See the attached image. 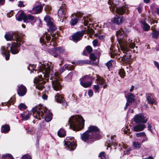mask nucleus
<instances>
[{
    "instance_id": "1",
    "label": "nucleus",
    "mask_w": 159,
    "mask_h": 159,
    "mask_svg": "<svg viewBox=\"0 0 159 159\" xmlns=\"http://www.w3.org/2000/svg\"><path fill=\"white\" fill-rule=\"evenodd\" d=\"M38 71L41 74L38 77L35 78L34 80L36 84V88L39 90H42L44 87L43 84L46 83V81L43 80L44 79L48 81V78L51 75L50 80H52V85L54 89L55 90H59L61 89L60 80L59 77L56 74H54L52 70V67L50 64H41L39 66Z\"/></svg>"
},
{
    "instance_id": "2",
    "label": "nucleus",
    "mask_w": 159,
    "mask_h": 159,
    "mask_svg": "<svg viewBox=\"0 0 159 159\" xmlns=\"http://www.w3.org/2000/svg\"><path fill=\"white\" fill-rule=\"evenodd\" d=\"M116 35L118 39V42L120 47L124 53H126L123 56V59L126 61H128L131 58V55L129 54L131 51L129 49V47L131 49H134L135 47V43H129V39L128 42L125 38L126 32L122 29H120L116 32Z\"/></svg>"
},
{
    "instance_id": "3",
    "label": "nucleus",
    "mask_w": 159,
    "mask_h": 159,
    "mask_svg": "<svg viewBox=\"0 0 159 159\" xmlns=\"http://www.w3.org/2000/svg\"><path fill=\"white\" fill-rule=\"evenodd\" d=\"M100 137L99 129L97 127L92 125L90 126L88 130L81 136L82 140L88 143H92Z\"/></svg>"
},
{
    "instance_id": "4",
    "label": "nucleus",
    "mask_w": 159,
    "mask_h": 159,
    "mask_svg": "<svg viewBox=\"0 0 159 159\" xmlns=\"http://www.w3.org/2000/svg\"><path fill=\"white\" fill-rule=\"evenodd\" d=\"M84 120L79 115L71 116L69 118L70 127L74 130L78 131L83 129L84 126Z\"/></svg>"
},
{
    "instance_id": "5",
    "label": "nucleus",
    "mask_w": 159,
    "mask_h": 159,
    "mask_svg": "<svg viewBox=\"0 0 159 159\" xmlns=\"http://www.w3.org/2000/svg\"><path fill=\"white\" fill-rule=\"evenodd\" d=\"M31 110L33 113L36 112L39 117L41 116L43 117L44 116L45 120L46 122H49L52 120L51 115H47L46 113L47 109L42 105H39L33 107Z\"/></svg>"
},
{
    "instance_id": "6",
    "label": "nucleus",
    "mask_w": 159,
    "mask_h": 159,
    "mask_svg": "<svg viewBox=\"0 0 159 159\" xmlns=\"http://www.w3.org/2000/svg\"><path fill=\"white\" fill-rule=\"evenodd\" d=\"M108 3L109 5L111 4L109 8L111 11L114 12L115 11L117 14L119 15H122L125 13H127L129 11L128 5H125L121 7L117 8L112 0H109Z\"/></svg>"
},
{
    "instance_id": "7",
    "label": "nucleus",
    "mask_w": 159,
    "mask_h": 159,
    "mask_svg": "<svg viewBox=\"0 0 159 159\" xmlns=\"http://www.w3.org/2000/svg\"><path fill=\"white\" fill-rule=\"evenodd\" d=\"M67 53V52H66L65 49L61 47L52 48L51 52V55L54 57L58 58L61 60H62L63 58L61 55L64 54L65 55H66Z\"/></svg>"
},
{
    "instance_id": "8",
    "label": "nucleus",
    "mask_w": 159,
    "mask_h": 159,
    "mask_svg": "<svg viewBox=\"0 0 159 159\" xmlns=\"http://www.w3.org/2000/svg\"><path fill=\"white\" fill-rule=\"evenodd\" d=\"M93 80L92 77L88 75H86L80 79V84L84 88L89 87L92 84V81Z\"/></svg>"
},
{
    "instance_id": "9",
    "label": "nucleus",
    "mask_w": 159,
    "mask_h": 159,
    "mask_svg": "<svg viewBox=\"0 0 159 159\" xmlns=\"http://www.w3.org/2000/svg\"><path fill=\"white\" fill-rule=\"evenodd\" d=\"M13 35L15 36V38L16 42L23 43V38L20 36L19 34L16 32H13L6 34L5 35V38L7 40L10 41L13 39Z\"/></svg>"
},
{
    "instance_id": "10",
    "label": "nucleus",
    "mask_w": 159,
    "mask_h": 159,
    "mask_svg": "<svg viewBox=\"0 0 159 159\" xmlns=\"http://www.w3.org/2000/svg\"><path fill=\"white\" fill-rule=\"evenodd\" d=\"M134 121L136 123H142L145 124L147 123L148 118L143 113H139L135 116L134 118Z\"/></svg>"
},
{
    "instance_id": "11",
    "label": "nucleus",
    "mask_w": 159,
    "mask_h": 159,
    "mask_svg": "<svg viewBox=\"0 0 159 159\" xmlns=\"http://www.w3.org/2000/svg\"><path fill=\"white\" fill-rule=\"evenodd\" d=\"M34 17L30 15H26L24 12H22L19 16L17 20L19 21H21L22 20H24V22H27L28 20H34Z\"/></svg>"
},
{
    "instance_id": "12",
    "label": "nucleus",
    "mask_w": 159,
    "mask_h": 159,
    "mask_svg": "<svg viewBox=\"0 0 159 159\" xmlns=\"http://www.w3.org/2000/svg\"><path fill=\"white\" fill-rule=\"evenodd\" d=\"M84 34L83 31H78L74 34L70 38V40L77 43L81 39Z\"/></svg>"
},
{
    "instance_id": "13",
    "label": "nucleus",
    "mask_w": 159,
    "mask_h": 159,
    "mask_svg": "<svg viewBox=\"0 0 159 159\" xmlns=\"http://www.w3.org/2000/svg\"><path fill=\"white\" fill-rule=\"evenodd\" d=\"M21 45V44L14 42L12 43L11 47L10 50L11 52L13 54H15L18 53L19 50L18 48Z\"/></svg>"
},
{
    "instance_id": "14",
    "label": "nucleus",
    "mask_w": 159,
    "mask_h": 159,
    "mask_svg": "<svg viewBox=\"0 0 159 159\" xmlns=\"http://www.w3.org/2000/svg\"><path fill=\"white\" fill-rule=\"evenodd\" d=\"M64 145L66 148L69 151L74 150L76 147V145L73 142L65 141Z\"/></svg>"
},
{
    "instance_id": "15",
    "label": "nucleus",
    "mask_w": 159,
    "mask_h": 159,
    "mask_svg": "<svg viewBox=\"0 0 159 159\" xmlns=\"http://www.w3.org/2000/svg\"><path fill=\"white\" fill-rule=\"evenodd\" d=\"M146 99L148 102L150 104H153L156 101L154 95L152 93H147Z\"/></svg>"
},
{
    "instance_id": "16",
    "label": "nucleus",
    "mask_w": 159,
    "mask_h": 159,
    "mask_svg": "<svg viewBox=\"0 0 159 159\" xmlns=\"http://www.w3.org/2000/svg\"><path fill=\"white\" fill-rule=\"evenodd\" d=\"M26 92V87L23 85H21L19 87L17 90V93L20 96H23Z\"/></svg>"
},
{
    "instance_id": "17",
    "label": "nucleus",
    "mask_w": 159,
    "mask_h": 159,
    "mask_svg": "<svg viewBox=\"0 0 159 159\" xmlns=\"http://www.w3.org/2000/svg\"><path fill=\"white\" fill-rule=\"evenodd\" d=\"M1 53L3 55H4L5 57V59L6 60H8L9 59L10 57V52L9 51L6 49L4 47L2 46L1 48Z\"/></svg>"
},
{
    "instance_id": "18",
    "label": "nucleus",
    "mask_w": 159,
    "mask_h": 159,
    "mask_svg": "<svg viewBox=\"0 0 159 159\" xmlns=\"http://www.w3.org/2000/svg\"><path fill=\"white\" fill-rule=\"evenodd\" d=\"M74 69V66L73 65H66L62 67L59 69V71L60 74L62 73L64 70L66 69L68 70H72Z\"/></svg>"
},
{
    "instance_id": "19",
    "label": "nucleus",
    "mask_w": 159,
    "mask_h": 159,
    "mask_svg": "<svg viewBox=\"0 0 159 159\" xmlns=\"http://www.w3.org/2000/svg\"><path fill=\"white\" fill-rule=\"evenodd\" d=\"M145 127L144 124H138L133 127V130L135 132L142 131L144 129Z\"/></svg>"
},
{
    "instance_id": "20",
    "label": "nucleus",
    "mask_w": 159,
    "mask_h": 159,
    "mask_svg": "<svg viewBox=\"0 0 159 159\" xmlns=\"http://www.w3.org/2000/svg\"><path fill=\"white\" fill-rule=\"evenodd\" d=\"M135 96L132 93H128V98H127V102L129 103H132L134 102L135 99L134 98Z\"/></svg>"
},
{
    "instance_id": "21",
    "label": "nucleus",
    "mask_w": 159,
    "mask_h": 159,
    "mask_svg": "<svg viewBox=\"0 0 159 159\" xmlns=\"http://www.w3.org/2000/svg\"><path fill=\"white\" fill-rule=\"evenodd\" d=\"M63 97H62V96L58 95V96L57 95H56L55 97V99L56 100V101L59 103H63V105L65 107H66L67 105V103L65 102H63Z\"/></svg>"
},
{
    "instance_id": "22",
    "label": "nucleus",
    "mask_w": 159,
    "mask_h": 159,
    "mask_svg": "<svg viewBox=\"0 0 159 159\" xmlns=\"http://www.w3.org/2000/svg\"><path fill=\"white\" fill-rule=\"evenodd\" d=\"M123 20L122 16H116V17L114 18L113 21L114 23L117 25H119L122 23Z\"/></svg>"
},
{
    "instance_id": "23",
    "label": "nucleus",
    "mask_w": 159,
    "mask_h": 159,
    "mask_svg": "<svg viewBox=\"0 0 159 159\" xmlns=\"http://www.w3.org/2000/svg\"><path fill=\"white\" fill-rule=\"evenodd\" d=\"M47 25L49 27L48 29V31H52L56 30L57 29L56 26L51 21H49L47 22Z\"/></svg>"
},
{
    "instance_id": "24",
    "label": "nucleus",
    "mask_w": 159,
    "mask_h": 159,
    "mask_svg": "<svg viewBox=\"0 0 159 159\" xmlns=\"http://www.w3.org/2000/svg\"><path fill=\"white\" fill-rule=\"evenodd\" d=\"M141 27L143 30L145 31H148L150 30V26L145 21H142Z\"/></svg>"
},
{
    "instance_id": "25",
    "label": "nucleus",
    "mask_w": 159,
    "mask_h": 159,
    "mask_svg": "<svg viewBox=\"0 0 159 159\" xmlns=\"http://www.w3.org/2000/svg\"><path fill=\"white\" fill-rule=\"evenodd\" d=\"M43 8V7L42 5L37 6L33 8V11L35 14H38L42 11Z\"/></svg>"
},
{
    "instance_id": "26",
    "label": "nucleus",
    "mask_w": 159,
    "mask_h": 159,
    "mask_svg": "<svg viewBox=\"0 0 159 159\" xmlns=\"http://www.w3.org/2000/svg\"><path fill=\"white\" fill-rule=\"evenodd\" d=\"M45 37V39L42 37L40 38V42L42 44H45V40L48 42L51 39V37L48 34L46 35Z\"/></svg>"
},
{
    "instance_id": "27",
    "label": "nucleus",
    "mask_w": 159,
    "mask_h": 159,
    "mask_svg": "<svg viewBox=\"0 0 159 159\" xmlns=\"http://www.w3.org/2000/svg\"><path fill=\"white\" fill-rule=\"evenodd\" d=\"M151 34L152 38L155 39H157L159 37V31L155 30L153 31Z\"/></svg>"
},
{
    "instance_id": "28",
    "label": "nucleus",
    "mask_w": 159,
    "mask_h": 159,
    "mask_svg": "<svg viewBox=\"0 0 159 159\" xmlns=\"http://www.w3.org/2000/svg\"><path fill=\"white\" fill-rule=\"evenodd\" d=\"M57 135L60 137H64L66 135V133L64 129L61 128L57 132Z\"/></svg>"
},
{
    "instance_id": "29",
    "label": "nucleus",
    "mask_w": 159,
    "mask_h": 159,
    "mask_svg": "<svg viewBox=\"0 0 159 159\" xmlns=\"http://www.w3.org/2000/svg\"><path fill=\"white\" fill-rule=\"evenodd\" d=\"M10 129L9 126L7 125H5L2 126L1 132L2 133H6L8 132Z\"/></svg>"
},
{
    "instance_id": "30",
    "label": "nucleus",
    "mask_w": 159,
    "mask_h": 159,
    "mask_svg": "<svg viewBox=\"0 0 159 159\" xmlns=\"http://www.w3.org/2000/svg\"><path fill=\"white\" fill-rule=\"evenodd\" d=\"M66 15V11L64 10V9H60L58 12V16L64 17Z\"/></svg>"
},
{
    "instance_id": "31",
    "label": "nucleus",
    "mask_w": 159,
    "mask_h": 159,
    "mask_svg": "<svg viewBox=\"0 0 159 159\" xmlns=\"http://www.w3.org/2000/svg\"><path fill=\"white\" fill-rule=\"evenodd\" d=\"M2 159H14L12 155L10 154L3 155L2 157Z\"/></svg>"
},
{
    "instance_id": "32",
    "label": "nucleus",
    "mask_w": 159,
    "mask_h": 159,
    "mask_svg": "<svg viewBox=\"0 0 159 159\" xmlns=\"http://www.w3.org/2000/svg\"><path fill=\"white\" fill-rule=\"evenodd\" d=\"M96 80L98 84L102 85L105 83L104 79L100 76L98 77Z\"/></svg>"
},
{
    "instance_id": "33",
    "label": "nucleus",
    "mask_w": 159,
    "mask_h": 159,
    "mask_svg": "<svg viewBox=\"0 0 159 159\" xmlns=\"http://www.w3.org/2000/svg\"><path fill=\"white\" fill-rule=\"evenodd\" d=\"M114 61L112 60H111L108 61L106 63V65L108 69H110L112 67V63Z\"/></svg>"
},
{
    "instance_id": "34",
    "label": "nucleus",
    "mask_w": 159,
    "mask_h": 159,
    "mask_svg": "<svg viewBox=\"0 0 159 159\" xmlns=\"http://www.w3.org/2000/svg\"><path fill=\"white\" fill-rule=\"evenodd\" d=\"M118 73L121 77L122 78H124L125 76V72L124 69L121 68L120 69Z\"/></svg>"
},
{
    "instance_id": "35",
    "label": "nucleus",
    "mask_w": 159,
    "mask_h": 159,
    "mask_svg": "<svg viewBox=\"0 0 159 159\" xmlns=\"http://www.w3.org/2000/svg\"><path fill=\"white\" fill-rule=\"evenodd\" d=\"M72 75L73 73L71 72H70L65 77V80L68 82L71 81Z\"/></svg>"
},
{
    "instance_id": "36",
    "label": "nucleus",
    "mask_w": 159,
    "mask_h": 159,
    "mask_svg": "<svg viewBox=\"0 0 159 159\" xmlns=\"http://www.w3.org/2000/svg\"><path fill=\"white\" fill-rule=\"evenodd\" d=\"M83 19H84V25L85 26H87L88 25L89 22V20L90 22H92L91 20V19L89 18L88 17H84Z\"/></svg>"
},
{
    "instance_id": "37",
    "label": "nucleus",
    "mask_w": 159,
    "mask_h": 159,
    "mask_svg": "<svg viewBox=\"0 0 159 159\" xmlns=\"http://www.w3.org/2000/svg\"><path fill=\"white\" fill-rule=\"evenodd\" d=\"M133 145L134 147L136 149L139 148L141 146V144L138 142H134Z\"/></svg>"
},
{
    "instance_id": "38",
    "label": "nucleus",
    "mask_w": 159,
    "mask_h": 159,
    "mask_svg": "<svg viewBox=\"0 0 159 159\" xmlns=\"http://www.w3.org/2000/svg\"><path fill=\"white\" fill-rule=\"evenodd\" d=\"M78 21V19L77 18H74L71 19L70 23L73 26H74L77 24Z\"/></svg>"
},
{
    "instance_id": "39",
    "label": "nucleus",
    "mask_w": 159,
    "mask_h": 159,
    "mask_svg": "<svg viewBox=\"0 0 159 159\" xmlns=\"http://www.w3.org/2000/svg\"><path fill=\"white\" fill-rule=\"evenodd\" d=\"M114 136H112L111 137V139L109 141V142L112 143V145H113L114 146H116L117 145V143L116 142V139L114 138Z\"/></svg>"
},
{
    "instance_id": "40",
    "label": "nucleus",
    "mask_w": 159,
    "mask_h": 159,
    "mask_svg": "<svg viewBox=\"0 0 159 159\" xmlns=\"http://www.w3.org/2000/svg\"><path fill=\"white\" fill-rule=\"evenodd\" d=\"M35 66L34 65L30 64L29 66H28L27 69L31 71L30 72V73H31L32 72V70L36 71V70L35 69Z\"/></svg>"
},
{
    "instance_id": "41",
    "label": "nucleus",
    "mask_w": 159,
    "mask_h": 159,
    "mask_svg": "<svg viewBox=\"0 0 159 159\" xmlns=\"http://www.w3.org/2000/svg\"><path fill=\"white\" fill-rule=\"evenodd\" d=\"M18 108H19L21 110L25 109H26L27 107L26 106V105H25V104L22 103H20L19 106H18Z\"/></svg>"
},
{
    "instance_id": "42",
    "label": "nucleus",
    "mask_w": 159,
    "mask_h": 159,
    "mask_svg": "<svg viewBox=\"0 0 159 159\" xmlns=\"http://www.w3.org/2000/svg\"><path fill=\"white\" fill-rule=\"evenodd\" d=\"M90 59L91 60L95 61L97 59V57L93 53H91L90 55Z\"/></svg>"
},
{
    "instance_id": "43",
    "label": "nucleus",
    "mask_w": 159,
    "mask_h": 159,
    "mask_svg": "<svg viewBox=\"0 0 159 159\" xmlns=\"http://www.w3.org/2000/svg\"><path fill=\"white\" fill-rule=\"evenodd\" d=\"M20 116L22 117V120H26L29 119V114L23 115V114H21Z\"/></svg>"
},
{
    "instance_id": "44",
    "label": "nucleus",
    "mask_w": 159,
    "mask_h": 159,
    "mask_svg": "<svg viewBox=\"0 0 159 159\" xmlns=\"http://www.w3.org/2000/svg\"><path fill=\"white\" fill-rule=\"evenodd\" d=\"M86 50L89 53H91L93 51V49L90 46L86 47Z\"/></svg>"
},
{
    "instance_id": "45",
    "label": "nucleus",
    "mask_w": 159,
    "mask_h": 159,
    "mask_svg": "<svg viewBox=\"0 0 159 159\" xmlns=\"http://www.w3.org/2000/svg\"><path fill=\"white\" fill-rule=\"evenodd\" d=\"M136 136L137 137L145 136V134L144 132L137 133L136 134Z\"/></svg>"
},
{
    "instance_id": "46",
    "label": "nucleus",
    "mask_w": 159,
    "mask_h": 159,
    "mask_svg": "<svg viewBox=\"0 0 159 159\" xmlns=\"http://www.w3.org/2000/svg\"><path fill=\"white\" fill-rule=\"evenodd\" d=\"M93 88V89L96 91L98 92H99V90L100 89V87L98 85H95ZM96 92H95V93Z\"/></svg>"
},
{
    "instance_id": "47",
    "label": "nucleus",
    "mask_w": 159,
    "mask_h": 159,
    "mask_svg": "<svg viewBox=\"0 0 159 159\" xmlns=\"http://www.w3.org/2000/svg\"><path fill=\"white\" fill-rule=\"evenodd\" d=\"M30 156L28 154H25L22 157V159H28Z\"/></svg>"
},
{
    "instance_id": "48",
    "label": "nucleus",
    "mask_w": 159,
    "mask_h": 159,
    "mask_svg": "<svg viewBox=\"0 0 159 159\" xmlns=\"http://www.w3.org/2000/svg\"><path fill=\"white\" fill-rule=\"evenodd\" d=\"M93 45L94 47H96L98 45V41L97 39H94L93 41Z\"/></svg>"
},
{
    "instance_id": "49",
    "label": "nucleus",
    "mask_w": 159,
    "mask_h": 159,
    "mask_svg": "<svg viewBox=\"0 0 159 159\" xmlns=\"http://www.w3.org/2000/svg\"><path fill=\"white\" fill-rule=\"evenodd\" d=\"M110 57L112 58H114L115 57V56L117 54V53L115 52H110Z\"/></svg>"
},
{
    "instance_id": "50",
    "label": "nucleus",
    "mask_w": 159,
    "mask_h": 159,
    "mask_svg": "<svg viewBox=\"0 0 159 159\" xmlns=\"http://www.w3.org/2000/svg\"><path fill=\"white\" fill-rule=\"evenodd\" d=\"M88 63V61L85 60L80 61L79 62L80 64H87Z\"/></svg>"
},
{
    "instance_id": "51",
    "label": "nucleus",
    "mask_w": 159,
    "mask_h": 159,
    "mask_svg": "<svg viewBox=\"0 0 159 159\" xmlns=\"http://www.w3.org/2000/svg\"><path fill=\"white\" fill-rule=\"evenodd\" d=\"M83 16L81 12H79L76 15V16L77 18H80Z\"/></svg>"
},
{
    "instance_id": "52",
    "label": "nucleus",
    "mask_w": 159,
    "mask_h": 159,
    "mask_svg": "<svg viewBox=\"0 0 159 159\" xmlns=\"http://www.w3.org/2000/svg\"><path fill=\"white\" fill-rule=\"evenodd\" d=\"M19 4L18 5V6L19 7H24L25 6V5L23 4V2H22L21 1H19Z\"/></svg>"
},
{
    "instance_id": "53",
    "label": "nucleus",
    "mask_w": 159,
    "mask_h": 159,
    "mask_svg": "<svg viewBox=\"0 0 159 159\" xmlns=\"http://www.w3.org/2000/svg\"><path fill=\"white\" fill-rule=\"evenodd\" d=\"M93 94V93L92 90H89L88 91V94L90 97H92Z\"/></svg>"
},
{
    "instance_id": "54",
    "label": "nucleus",
    "mask_w": 159,
    "mask_h": 159,
    "mask_svg": "<svg viewBox=\"0 0 159 159\" xmlns=\"http://www.w3.org/2000/svg\"><path fill=\"white\" fill-rule=\"evenodd\" d=\"M44 20L46 21H47V22L49 21V16H46L44 18Z\"/></svg>"
},
{
    "instance_id": "55",
    "label": "nucleus",
    "mask_w": 159,
    "mask_h": 159,
    "mask_svg": "<svg viewBox=\"0 0 159 159\" xmlns=\"http://www.w3.org/2000/svg\"><path fill=\"white\" fill-rule=\"evenodd\" d=\"M110 50L111 51V52H115V49L114 46H111L110 48Z\"/></svg>"
},
{
    "instance_id": "56",
    "label": "nucleus",
    "mask_w": 159,
    "mask_h": 159,
    "mask_svg": "<svg viewBox=\"0 0 159 159\" xmlns=\"http://www.w3.org/2000/svg\"><path fill=\"white\" fill-rule=\"evenodd\" d=\"M105 152H102L100 153L98 157L100 158L103 157L104 155L105 154Z\"/></svg>"
},
{
    "instance_id": "57",
    "label": "nucleus",
    "mask_w": 159,
    "mask_h": 159,
    "mask_svg": "<svg viewBox=\"0 0 159 159\" xmlns=\"http://www.w3.org/2000/svg\"><path fill=\"white\" fill-rule=\"evenodd\" d=\"M60 9H64V10L66 11V7L65 5L64 4H62L61 7H60Z\"/></svg>"
},
{
    "instance_id": "58",
    "label": "nucleus",
    "mask_w": 159,
    "mask_h": 159,
    "mask_svg": "<svg viewBox=\"0 0 159 159\" xmlns=\"http://www.w3.org/2000/svg\"><path fill=\"white\" fill-rule=\"evenodd\" d=\"M154 65L157 67V68L158 69H159V64H158V63L157 62H156V61H154Z\"/></svg>"
},
{
    "instance_id": "59",
    "label": "nucleus",
    "mask_w": 159,
    "mask_h": 159,
    "mask_svg": "<svg viewBox=\"0 0 159 159\" xmlns=\"http://www.w3.org/2000/svg\"><path fill=\"white\" fill-rule=\"evenodd\" d=\"M98 38L100 39H101L102 40L104 38V36L103 35H98Z\"/></svg>"
},
{
    "instance_id": "60",
    "label": "nucleus",
    "mask_w": 159,
    "mask_h": 159,
    "mask_svg": "<svg viewBox=\"0 0 159 159\" xmlns=\"http://www.w3.org/2000/svg\"><path fill=\"white\" fill-rule=\"evenodd\" d=\"M148 129L150 131H152V129H151L152 126H151V125L149 123H148Z\"/></svg>"
},
{
    "instance_id": "61",
    "label": "nucleus",
    "mask_w": 159,
    "mask_h": 159,
    "mask_svg": "<svg viewBox=\"0 0 159 159\" xmlns=\"http://www.w3.org/2000/svg\"><path fill=\"white\" fill-rule=\"evenodd\" d=\"M48 98L46 94H44L42 96V98L43 99L46 100Z\"/></svg>"
},
{
    "instance_id": "62",
    "label": "nucleus",
    "mask_w": 159,
    "mask_h": 159,
    "mask_svg": "<svg viewBox=\"0 0 159 159\" xmlns=\"http://www.w3.org/2000/svg\"><path fill=\"white\" fill-rule=\"evenodd\" d=\"M12 12H10V13H7V16L8 17H11L12 15H13V14H12Z\"/></svg>"
},
{
    "instance_id": "63",
    "label": "nucleus",
    "mask_w": 159,
    "mask_h": 159,
    "mask_svg": "<svg viewBox=\"0 0 159 159\" xmlns=\"http://www.w3.org/2000/svg\"><path fill=\"white\" fill-rule=\"evenodd\" d=\"M137 9L138 10V11L139 13H141L142 9L140 7H137Z\"/></svg>"
},
{
    "instance_id": "64",
    "label": "nucleus",
    "mask_w": 159,
    "mask_h": 159,
    "mask_svg": "<svg viewBox=\"0 0 159 159\" xmlns=\"http://www.w3.org/2000/svg\"><path fill=\"white\" fill-rule=\"evenodd\" d=\"M5 3V0H0V5H3Z\"/></svg>"
}]
</instances>
